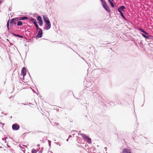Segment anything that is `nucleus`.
<instances>
[{"label": "nucleus", "mask_w": 153, "mask_h": 153, "mask_svg": "<svg viewBox=\"0 0 153 153\" xmlns=\"http://www.w3.org/2000/svg\"><path fill=\"white\" fill-rule=\"evenodd\" d=\"M48 142H49V146H50V145H51V142L50 141H49V140H48Z\"/></svg>", "instance_id": "nucleus-25"}, {"label": "nucleus", "mask_w": 153, "mask_h": 153, "mask_svg": "<svg viewBox=\"0 0 153 153\" xmlns=\"http://www.w3.org/2000/svg\"><path fill=\"white\" fill-rule=\"evenodd\" d=\"M20 127L16 123L13 124L12 125V128L14 130H17L19 129Z\"/></svg>", "instance_id": "nucleus-2"}, {"label": "nucleus", "mask_w": 153, "mask_h": 153, "mask_svg": "<svg viewBox=\"0 0 153 153\" xmlns=\"http://www.w3.org/2000/svg\"><path fill=\"white\" fill-rule=\"evenodd\" d=\"M7 27L8 30H9V21H8L7 23Z\"/></svg>", "instance_id": "nucleus-21"}, {"label": "nucleus", "mask_w": 153, "mask_h": 153, "mask_svg": "<svg viewBox=\"0 0 153 153\" xmlns=\"http://www.w3.org/2000/svg\"><path fill=\"white\" fill-rule=\"evenodd\" d=\"M125 8V7L123 6H121L119 10H121L122 11H123L124 10Z\"/></svg>", "instance_id": "nucleus-13"}, {"label": "nucleus", "mask_w": 153, "mask_h": 153, "mask_svg": "<svg viewBox=\"0 0 153 153\" xmlns=\"http://www.w3.org/2000/svg\"><path fill=\"white\" fill-rule=\"evenodd\" d=\"M39 150H36L33 149L32 150V153H36Z\"/></svg>", "instance_id": "nucleus-18"}, {"label": "nucleus", "mask_w": 153, "mask_h": 153, "mask_svg": "<svg viewBox=\"0 0 153 153\" xmlns=\"http://www.w3.org/2000/svg\"><path fill=\"white\" fill-rule=\"evenodd\" d=\"M71 137V135H69V138H70V137Z\"/></svg>", "instance_id": "nucleus-29"}, {"label": "nucleus", "mask_w": 153, "mask_h": 153, "mask_svg": "<svg viewBox=\"0 0 153 153\" xmlns=\"http://www.w3.org/2000/svg\"><path fill=\"white\" fill-rule=\"evenodd\" d=\"M118 11L119 12V13H120V15L124 19L125 18V17L123 15V14L121 12V10H119V8H118Z\"/></svg>", "instance_id": "nucleus-12"}, {"label": "nucleus", "mask_w": 153, "mask_h": 153, "mask_svg": "<svg viewBox=\"0 0 153 153\" xmlns=\"http://www.w3.org/2000/svg\"><path fill=\"white\" fill-rule=\"evenodd\" d=\"M1 3V1H0V3Z\"/></svg>", "instance_id": "nucleus-34"}, {"label": "nucleus", "mask_w": 153, "mask_h": 153, "mask_svg": "<svg viewBox=\"0 0 153 153\" xmlns=\"http://www.w3.org/2000/svg\"><path fill=\"white\" fill-rule=\"evenodd\" d=\"M112 1H113V0H112Z\"/></svg>", "instance_id": "nucleus-35"}, {"label": "nucleus", "mask_w": 153, "mask_h": 153, "mask_svg": "<svg viewBox=\"0 0 153 153\" xmlns=\"http://www.w3.org/2000/svg\"><path fill=\"white\" fill-rule=\"evenodd\" d=\"M68 139H67V141H68Z\"/></svg>", "instance_id": "nucleus-32"}, {"label": "nucleus", "mask_w": 153, "mask_h": 153, "mask_svg": "<svg viewBox=\"0 0 153 153\" xmlns=\"http://www.w3.org/2000/svg\"><path fill=\"white\" fill-rule=\"evenodd\" d=\"M123 153H131L130 149L128 148L124 149L123 151Z\"/></svg>", "instance_id": "nucleus-6"}, {"label": "nucleus", "mask_w": 153, "mask_h": 153, "mask_svg": "<svg viewBox=\"0 0 153 153\" xmlns=\"http://www.w3.org/2000/svg\"><path fill=\"white\" fill-rule=\"evenodd\" d=\"M15 35V36H18V37H19V36H19V35Z\"/></svg>", "instance_id": "nucleus-26"}, {"label": "nucleus", "mask_w": 153, "mask_h": 153, "mask_svg": "<svg viewBox=\"0 0 153 153\" xmlns=\"http://www.w3.org/2000/svg\"><path fill=\"white\" fill-rule=\"evenodd\" d=\"M5 139L4 138H2V140H3V141H5Z\"/></svg>", "instance_id": "nucleus-28"}, {"label": "nucleus", "mask_w": 153, "mask_h": 153, "mask_svg": "<svg viewBox=\"0 0 153 153\" xmlns=\"http://www.w3.org/2000/svg\"><path fill=\"white\" fill-rule=\"evenodd\" d=\"M22 146H25V147H27V146H24V145H23Z\"/></svg>", "instance_id": "nucleus-31"}, {"label": "nucleus", "mask_w": 153, "mask_h": 153, "mask_svg": "<svg viewBox=\"0 0 153 153\" xmlns=\"http://www.w3.org/2000/svg\"><path fill=\"white\" fill-rule=\"evenodd\" d=\"M142 35L144 38H149L148 36H146L145 34H142Z\"/></svg>", "instance_id": "nucleus-23"}, {"label": "nucleus", "mask_w": 153, "mask_h": 153, "mask_svg": "<svg viewBox=\"0 0 153 153\" xmlns=\"http://www.w3.org/2000/svg\"><path fill=\"white\" fill-rule=\"evenodd\" d=\"M102 5L103 8H104L108 12H110V10L109 8L107 5V4L105 1L104 0H100Z\"/></svg>", "instance_id": "nucleus-1"}, {"label": "nucleus", "mask_w": 153, "mask_h": 153, "mask_svg": "<svg viewBox=\"0 0 153 153\" xmlns=\"http://www.w3.org/2000/svg\"><path fill=\"white\" fill-rule=\"evenodd\" d=\"M17 25L18 26H21L22 25V22L21 21H19L18 22Z\"/></svg>", "instance_id": "nucleus-16"}, {"label": "nucleus", "mask_w": 153, "mask_h": 153, "mask_svg": "<svg viewBox=\"0 0 153 153\" xmlns=\"http://www.w3.org/2000/svg\"><path fill=\"white\" fill-rule=\"evenodd\" d=\"M27 19V17H21L20 18V20H25V19Z\"/></svg>", "instance_id": "nucleus-15"}, {"label": "nucleus", "mask_w": 153, "mask_h": 153, "mask_svg": "<svg viewBox=\"0 0 153 153\" xmlns=\"http://www.w3.org/2000/svg\"><path fill=\"white\" fill-rule=\"evenodd\" d=\"M108 0L109 1V2L111 6L112 7H114V5L113 4V3L111 2V0Z\"/></svg>", "instance_id": "nucleus-17"}, {"label": "nucleus", "mask_w": 153, "mask_h": 153, "mask_svg": "<svg viewBox=\"0 0 153 153\" xmlns=\"http://www.w3.org/2000/svg\"><path fill=\"white\" fill-rule=\"evenodd\" d=\"M15 20V19H11L10 20V24H11V23H13L14 22V21Z\"/></svg>", "instance_id": "nucleus-20"}, {"label": "nucleus", "mask_w": 153, "mask_h": 153, "mask_svg": "<svg viewBox=\"0 0 153 153\" xmlns=\"http://www.w3.org/2000/svg\"><path fill=\"white\" fill-rule=\"evenodd\" d=\"M35 25L36 27V29H37L38 30H39V29H40L39 28V26L37 24H36V25Z\"/></svg>", "instance_id": "nucleus-22"}, {"label": "nucleus", "mask_w": 153, "mask_h": 153, "mask_svg": "<svg viewBox=\"0 0 153 153\" xmlns=\"http://www.w3.org/2000/svg\"><path fill=\"white\" fill-rule=\"evenodd\" d=\"M43 18L44 20L45 21V22H46L48 21H49L48 18L47 17V16L46 15H44L43 16Z\"/></svg>", "instance_id": "nucleus-8"}, {"label": "nucleus", "mask_w": 153, "mask_h": 153, "mask_svg": "<svg viewBox=\"0 0 153 153\" xmlns=\"http://www.w3.org/2000/svg\"><path fill=\"white\" fill-rule=\"evenodd\" d=\"M31 21L32 22L33 24H34L35 25H36V24H37L36 20L35 19H33L32 18V19H31Z\"/></svg>", "instance_id": "nucleus-9"}, {"label": "nucleus", "mask_w": 153, "mask_h": 153, "mask_svg": "<svg viewBox=\"0 0 153 153\" xmlns=\"http://www.w3.org/2000/svg\"><path fill=\"white\" fill-rule=\"evenodd\" d=\"M51 27V25H45V29L46 30H48Z\"/></svg>", "instance_id": "nucleus-10"}, {"label": "nucleus", "mask_w": 153, "mask_h": 153, "mask_svg": "<svg viewBox=\"0 0 153 153\" xmlns=\"http://www.w3.org/2000/svg\"><path fill=\"white\" fill-rule=\"evenodd\" d=\"M87 139L86 141L88 143H91V139L90 138L88 137L87 138Z\"/></svg>", "instance_id": "nucleus-11"}, {"label": "nucleus", "mask_w": 153, "mask_h": 153, "mask_svg": "<svg viewBox=\"0 0 153 153\" xmlns=\"http://www.w3.org/2000/svg\"><path fill=\"white\" fill-rule=\"evenodd\" d=\"M80 135L82 137H83V139L85 140H86L87 139V138H88V136H87L85 135L82 133L80 134Z\"/></svg>", "instance_id": "nucleus-7"}, {"label": "nucleus", "mask_w": 153, "mask_h": 153, "mask_svg": "<svg viewBox=\"0 0 153 153\" xmlns=\"http://www.w3.org/2000/svg\"><path fill=\"white\" fill-rule=\"evenodd\" d=\"M42 36V29H39L37 35L36 36V38H41Z\"/></svg>", "instance_id": "nucleus-4"}, {"label": "nucleus", "mask_w": 153, "mask_h": 153, "mask_svg": "<svg viewBox=\"0 0 153 153\" xmlns=\"http://www.w3.org/2000/svg\"><path fill=\"white\" fill-rule=\"evenodd\" d=\"M0 126L2 127V126H3V125H4V124H3V123H0Z\"/></svg>", "instance_id": "nucleus-24"}, {"label": "nucleus", "mask_w": 153, "mask_h": 153, "mask_svg": "<svg viewBox=\"0 0 153 153\" xmlns=\"http://www.w3.org/2000/svg\"><path fill=\"white\" fill-rule=\"evenodd\" d=\"M37 146H39V145H37Z\"/></svg>", "instance_id": "nucleus-33"}, {"label": "nucleus", "mask_w": 153, "mask_h": 153, "mask_svg": "<svg viewBox=\"0 0 153 153\" xmlns=\"http://www.w3.org/2000/svg\"><path fill=\"white\" fill-rule=\"evenodd\" d=\"M37 19L38 21V22L40 26L43 25V21L42 18L39 16H38L37 17Z\"/></svg>", "instance_id": "nucleus-3"}, {"label": "nucleus", "mask_w": 153, "mask_h": 153, "mask_svg": "<svg viewBox=\"0 0 153 153\" xmlns=\"http://www.w3.org/2000/svg\"><path fill=\"white\" fill-rule=\"evenodd\" d=\"M19 37H21V38H22V37H23V36H19Z\"/></svg>", "instance_id": "nucleus-30"}, {"label": "nucleus", "mask_w": 153, "mask_h": 153, "mask_svg": "<svg viewBox=\"0 0 153 153\" xmlns=\"http://www.w3.org/2000/svg\"><path fill=\"white\" fill-rule=\"evenodd\" d=\"M139 30L141 32H142V33L145 34H148V33L146 32L145 31H144L142 29L140 28L139 29Z\"/></svg>", "instance_id": "nucleus-14"}, {"label": "nucleus", "mask_w": 153, "mask_h": 153, "mask_svg": "<svg viewBox=\"0 0 153 153\" xmlns=\"http://www.w3.org/2000/svg\"><path fill=\"white\" fill-rule=\"evenodd\" d=\"M45 22L47 24L46 25H51V23H50L49 20L47 22Z\"/></svg>", "instance_id": "nucleus-19"}, {"label": "nucleus", "mask_w": 153, "mask_h": 153, "mask_svg": "<svg viewBox=\"0 0 153 153\" xmlns=\"http://www.w3.org/2000/svg\"><path fill=\"white\" fill-rule=\"evenodd\" d=\"M19 147H20V148H22L23 149V147H22V146H21V145H20V146H19Z\"/></svg>", "instance_id": "nucleus-27"}, {"label": "nucleus", "mask_w": 153, "mask_h": 153, "mask_svg": "<svg viewBox=\"0 0 153 153\" xmlns=\"http://www.w3.org/2000/svg\"><path fill=\"white\" fill-rule=\"evenodd\" d=\"M26 74V70L25 67H23L22 69L21 72V75L23 76L24 78V76H25Z\"/></svg>", "instance_id": "nucleus-5"}]
</instances>
